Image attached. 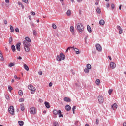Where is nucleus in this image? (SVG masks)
Wrapping results in <instances>:
<instances>
[{
    "label": "nucleus",
    "mask_w": 126,
    "mask_h": 126,
    "mask_svg": "<svg viewBox=\"0 0 126 126\" xmlns=\"http://www.w3.org/2000/svg\"><path fill=\"white\" fill-rule=\"evenodd\" d=\"M64 101L65 102H71V100L68 97L64 98Z\"/></svg>",
    "instance_id": "21"
},
{
    "label": "nucleus",
    "mask_w": 126,
    "mask_h": 126,
    "mask_svg": "<svg viewBox=\"0 0 126 126\" xmlns=\"http://www.w3.org/2000/svg\"><path fill=\"white\" fill-rule=\"evenodd\" d=\"M96 48V50L98 51V52H101L102 51V46L100 45V44H97L95 46Z\"/></svg>",
    "instance_id": "10"
},
{
    "label": "nucleus",
    "mask_w": 126,
    "mask_h": 126,
    "mask_svg": "<svg viewBox=\"0 0 126 126\" xmlns=\"http://www.w3.org/2000/svg\"><path fill=\"white\" fill-rule=\"evenodd\" d=\"M87 28L89 33H91L92 32V30H91V27H90L89 25L87 26Z\"/></svg>",
    "instance_id": "18"
},
{
    "label": "nucleus",
    "mask_w": 126,
    "mask_h": 126,
    "mask_svg": "<svg viewBox=\"0 0 126 126\" xmlns=\"http://www.w3.org/2000/svg\"><path fill=\"white\" fill-rule=\"evenodd\" d=\"M20 45H21V43H18L16 45V48L17 50V51H20Z\"/></svg>",
    "instance_id": "13"
},
{
    "label": "nucleus",
    "mask_w": 126,
    "mask_h": 126,
    "mask_svg": "<svg viewBox=\"0 0 126 126\" xmlns=\"http://www.w3.org/2000/svg\"><path fill=\"white\" fill-rule=\"evenodd\" d=\"M96 12H97V13H98L99 14H100V13H101V9H100V8H98L96 9Z\"/></svg>",
    "instance_id": "39"
},
{
    "label": "nucleus",
    "mask_w": 126,
    "mask_h": 126,
    "mask_svg": "<svg viewBox=\"0 0 126 126\" xmlns=\"http://www.w3.org/2000/svg\"><path fill=\"white\" fill-rule=\"evenodd\" d=\"M77 1H78V2H81V1H82V0H77Z\"/></svg>",
    "instance_id": "59"
},
{
    "label": "nucleus",
    "mask_w": 126,
    "mask_h": 126,
    "mask_svg": "<svg viewBox=\"0 0 126 126\" xmlns=\"http://www.w3.org/2000/svg\"><path fill=\"white\" fill-rule=\"evenodd\" d=\"M110 66L112 69H115L116 68V63L114 62H111L110 63Z\"/></svg>",
    "instance_id": "9"
},
{
    "label": "nucleus",
    "mask_w": 126,
    "mask_h": 126,
    "mask_svg": "<svg viewBox=\"0 0 126 126\" xmlns=\"http://www.w3.org/2000/svg\"><path fill=\"white\" fill-rule=\"evenodd\" d=\"M95 83L97 85H100V84L101 83V81H100V79H96Z\"/></svg>",
    "instance_id": "26"
},
{
    "label": "nucleus",
    "mask_w": 126,
    "mask_h": 126,
    "mask_svg": "<svg viewBox=\"0 0 126 126\" xmlns=\"http://www.w3.org/2000/svg\"><path fill=\"white\" fill-rule=\"evenodd\" d=\"M44 104L45 107H46L47 109H50V103L49 102L45 101Z\"/></svg>",
    "instance_id": "17"
},
{
    "label": "nucleus",
    "mask_w": 126,
    "mask_h": 126,
    "mask_svg": "<svg viewBox=\"0 0 126 126\" xmlns=\"http://www.w3.org/2000/svg\"><path fill=\"white\" fill-rule=\"evenodd\" d=\"M87 69L89 70L91 69V65L89 64H87Z\"/></svg>",
    "instance_id": "33"
},
{
    "label": "nucleus",
    "mask_w": 126,
    "mask_h": 126,
    "mask_svg": "<svg viewBox=\"0 0 126 126\" xmlns=\"http://www.w3.org/2000/svg\"><path fill=\"white\" fill-rule=\"evenodd\" d=\"M72 49H73L74 51L76 52V54L77 55H78V54H80V52H79V49L76 48H74L73 47Z\"/></svg>",
    "instance_id": "14"
},
{
    "label": "nucleus",
    "mask_w": 126,
    "mask_h": 126,
    "mask_svg": "<svg viewBox=\"0 0 126 126\" xmlns=\"http://www.w3.org/2000/svg\"><path fill=\"white\" fill-rule=\"evenodd\" d=\"M21 111H24L25 110V107H24V104L23 103L21 104Z\"/></svg>",
    "instance_id": "20"
},
{
    "label": "nucleus",
    "mask_w": 126,
    "mask_h": 126,
    "mask_svg": "<svg viewBox=\"0 0 126 126\" xmlns=\"http://www.w3.org/2000/svg\"><path fill=\"white\" fill-rule=\"evenodd\" d=\"M98 4H99V2H95V5H98Z\"/></svg>",
    "instance_id": "61"
},
{
    "label": "nucleus",
    "mask_w": 126,
    "mask_h": 126,
    "mask_svg": "<svg viewBox=\"0 0 126 126\" xmlns=\"http://www.w3.org/2000/svg\"><path fill=\"white\" fill-rule=\"evenodd\" d=\"M14 78L15 79H18L19 80L20 79V77H18L16 75L14 76Z\"/></svg>",
    "instance_id": "47"
},
{
    "label": "nucleus",
    "mask_w": 126,
    "mask_h": 126,
    "mask_svg": "<svg viewBox=\"0 0 126 126\" xmlns=\"http://www.w3.org/2000/svg\"><path fill=\"white\" fill-rule=\"evenodd\" d=\"M112 92H113V89H110L108 91V93L109 95H111L112 94Z\"/></svg>",
    "instance_id": "36"
},
{
    "label": "nucleus",
    "mask_w": 126,
    "mask_h": 126,
    "mask_svg": "<svg viewBox=\"0 0 126 126\" xmlns=\"http://www.w3.org/2000/svg\"><path fill=\"white\" fill-rule=\"evenodd\" d=\"M65 110H66L67 111H70L71 110V107L69 106V105H66L65 107Z\"/></svg>",
    "instance_id": "15"
},
{
    "label": "nucleus",
    "mask_w": 126,
    "mask_h": 126,
    "mask_svg": "<svg viewBox=\"0 0 126 126\" xmlns=\"http://www.w3.org/2000/svg\"><path fill=\"white\" fill-rule=\"evenodd\" d=\"M119 9H120V10H121V9H122V5H120L119 6Z\"/></svg>",
    "instance_id": "62"
},
{
    "label": "nucleus",
    "mask_w": 126,
    "mask_h": 126,
    "mask_svg": "<svg viewBox=\"0 0 126 126\" xmlns=\"http://www.w3.org/2000/svg\"><path fill=\"white\" fill-rule=\"evenodd\" d=\"M30 113L31 115H36L37 114V109L35 107H31L30 109Z\"/></svg>",
    "instance_id": "6"
},
{
    "label": "nucleus",
    "mask_w": 126,
    "mask_h": 126,
    "mask_svg": "<svg viewBox=\"0 0 126 126\" xmlns=\"http://www.w3.org/2000/svg\"><path fill=\"white\" fill-rule=\"evenodd\" d=\"M75 109H76V107L75 106H73V107L72 108V111H73V114H74V110H75Z\"/></svg>",
    "instance_id": "49"
},
{
    "label": "nucleus",
    "mask_w": 126,
    "mask_h": 126,
    "mask_svg": "<svg viewBox=\"0 0 126 126\" xmlns=\"http://www.w3.org/2000/svg\"><path fill=\"white\" fill-rule=\"evenodd\" d=\"M5 98L6 100H8V101H9V100H10V99L9 98V95H8V94L5 95Z\"/></svg>",
    "instance_id": "38"
},
{
    "label": "nucleus",
    "mask_w": 126,
    "mask_h": 126,
    "mask_svg": "<svg viewBox=\"0 0 126 126\" xmlns=\"http://www.w3.org/2000/svg\"><path fill=\"white\" fill-rule=\"evenodd\" d=\"M99 24H100V25H104V24H105V21L103 19L100 20L99 21Z\"/></svg>",
    "instance_id": "25"
},
{
    "label": "nucleus",
    "mask_w": 126,
    "mask_h": 126,
    "mask_svg": "<svg viewBox=\"0 0 126 126\" xmlns=\"http://www.w3.org/2000/svg\"><path fill=\"white\" fill-rule=\"evenodd\" d=\"M31 15H35V14H36V13H35V12L32 11L31 12Z\"/></svg>",
    "instance_id": "48"
},
{
    "label": "nucleus",
    "mask_w": 126,
    "mask_h": 126,
    "mask_svg": "<svg viewBox=\"0 0 126 126\" xmlns=\"http://www.w3.org/2000/svg\"><path fill=\"white\" fill-rule=\"evenodd\" d=\"M54 115H59V118H63V115L62 114V111L61 110H58L57 109H54L53 110Z\"/></svg>",
    "instance_id": "4"
},
{
    "label": "nucleus",
    "mask_w": 126,
    "mask_h": 126,
    "mask_svg": "<svg viewBox=\"0 0 126 126\" xmlns=\"http://www.w3.org/2000/svg\"><path fill=\"white\" fill-rule=\"evenodd\" d=\"M25 40H24L23 41V43H24V42H26V43H29V44H30V43H31V39H30L29 37H26L25 38Z\"/></svg>",
    "instance_id": "11"
},
{
    "label": "nucleus",
    "mask_w": 126,
    "mask_h": 126,
    "mask_svg": "<svg viewBox=\"0 0 126 126\" xmlns=\"http://www.w3.org/2000/svg\"><path fill=\"white\" fill-rule=\"evenodd\" d=\"M66 15L67 16H70V15H71V10H68L66 12Z\"/></svg>",
    "instance_id": "23"
},
{
    "label": "nucleus",
    "mask_w": 126,
    "mask_h": 126,
    "mask_svg": "<svg viewBox=\"0 0 126 126\" xmlns=\"http://www.w3.org/2000/svg\"><path fill=\"white\" fill-rule=\"evenodd\" d=\"M4 24H7V20H4Z\"/></svg>",
    "instance_id": "53"
},
{
    "label": "nucleus",
    "mask_w": 126,
    "mask_h": 126,
    "mask_svg": "<svg viewBox=\"0 0 126 126\" xmlns=\"http://www.w3.org/2000/svg\"><path fill=\"white\" fill-rule=\"evenodd\" d=\"M57 61L58 62H61V61L65 60V55L63 53H60V56L57 55L56 58Z\"/></svg>",
    "instance_id": "3"
},
{
    "label": "nucleus",
    "mask_w": 126,
    "mask_h": 126,
    "mask_svg": "<svg viewBox=\"0 0 126 126\" xmlns=\"http://www.w3.org/2000/svg\"><path fill=\"white\" fill-rule=\"evenodd\" d=\"M111 8L112 9H114V8H115V5L114 4H111Z\"/></svg>",
    "instance_id": "50"
},
{
    "label": "nucleus",
    "mask_w": 126,
    "mask_h": 126,
    "mask_svg": "<svg viewBox=\"0 0 126 126\" xmlns=\"http://www.w3.org/2000/svg\"><path fill=\"white\" fill-rule=\"evenodd\" d=\"M10 29L11 30V32L12 33H14V29L13 28V27L11 25H10Z\"/></svg>",
    "instance_id": "27"
},
{
    "label": "nucleus",
    "mask_w": 126,
    "mask_h": 126,
    "mask_svg": "<svg viewBox=\"0 0 126 126\" xmlns=\"http://www.w3.org/2000/svg\"><path fill=\"white\" fill-rule=\"evenodd\" d=\"M9 66L10 67H12V66H14V63H10L9 64Z\"/></svg>",
    "instance_id": "37"
},
{
    "label": "nucleus",
    "mask_w": 126,
    "mask_h": 126,
    "mask_svg": "<svg viewBox=\"0 0 126 126\" xmlns=\"http://www.w3.org/2000/svg\"><path fill=\"white\" fill-rule=\"evenodd\" d=\"M23 44L24 46V49L25 52H29V51H30V48H29V47L31 46V44L26 42H23Z\"/></svg>",
    "instance_id": "2"
},
{
    "label": "nucleus",
    "mask_w": 126,
    "mask_h": 126,
    "mask_svg": "<svg viewBox=\"0 0 126 126\" xmlns=\"http://www.w3.org/2000/svg\"><path fill=\"white\" fill-rule=\"evenodd\" d=\"M52 85H53V83H52L51 82H50V83L49 84V86L51 87V86H52Z\"/></svg>",
    "instance_id": "55"
},
{
    "label": "nucleus",
    "mask_w": 126,
    "mask_h": 126,
    "mask_svg": "<svg viewBox=\"0 0 126 126\" xmlns=\"http://www.w3.org/2000/svg\"><path fill=\"white\" fill-rule=\"evenodd\" d=\"M8 88L9 91H10V92H11V90H12L13 89L12 87L10 86H8Z\"/></svg>",
    "instance_id": "40"
},
{
    "label": "nucleus",
    "mask_w": 126,
    "mask_h": 126,
    "mask_svg": "<svg viewBox=\"0 0 126 126\" xmlns=\"http://www.w3.org/2000/svg\"><path fill=\"white\" fill-rule=\"evenodd\" d=\"M123 126H126V123H123Z\"/></svg>",
    "instance_id": "63"
},
{
    "label": "nucleus",
    "mask_w": 126,
    "mask_h": 126,
    "mask_svg": "<svg viewBox=\"0 0 126 126\" xmlns=\"http://www.w3.org/2000/svg\"><path fill=\"white\" fill-rule=\"evenodd\" d=\"M8 111L11 115H14V107L11 106L8 108Z\"/></svg>",
    "instance_id": "7"
},
{
    "label": "nucleus",
    "mask_w": 126,
    "mask_h": 126,
    "mask_svg": "<svg viewBox=\"0 0 126 126\" xmlns=\"http://www.w3.org/2000/svg\"><path fill=\"white\" fill-rule=\"evenodd\" d=\"M111 108L112 109H113V110H115V109H117L118 105H117L116 103H114L113 104V105H112Z\"/></svg>",
    "instance_id": "16"
},
{
    "label": "nucleus",
    "mask_w": 126,
    "mask_h": 126,
    "mask_svg": "<svg viewBox=\"0 0 126 126\" xmlns=\"http://www.w3.org/2000/svg\"><path fill=\"white\" fill-rule=\"evenodd\" d=\"M6 3H8L9 2V0H5Z\"/></svg>",
    "instance_id": "54"
},
{
    "label": "nucleus",
    "mask_w": 126,
    "mask_h": 126,
    "mask_svg": "<svg viewBox=\"0 0 126 126\" xmlns=\"http://www.w3.org/2000/svg\"><path fill=\"white\" fill-rule=\"evenodd\" d=\"M22 2H24L25 3H28V0H22Z\"/></svg>",
    "instance_id": "44"
},
{
    "label": "nucleus",
    "mask_w": 126,
    "mask_h": 126,
    "mask_svg": "<svg viewBox=\"0 0 126 126\" xmlns=\"http://www.w3.org/2000/svg\"><path fill=\"white\" fill-rule=\"evenodd\" d=\"M89 70H90L89 69L85 68L84 69V72L85 73H88L89 72Z\"/></svg>",
    "instance_id": "35"
},
{
    "label": "nucleus",
    "mask_w": 126,
    "mask_h": 126,
    "mask_svg": "<svg viewBox=\"0 0 126 126\" xmlns=\"http://www.w3.org/2000/svg\"><path fill=\"white\" fill-rule=\"evenodd\" d=\"M11 49L13 52H15V46H14V45H12Z\"/></svg>",
    "instance_id": "32"
},
{
    "label": "nucleus",
    "mask_w": 126,
    "mask_h": 126,
    "mask_svg": "<svg viewBox=\"0 0 126 126\" xmlns=\"http://www.w3.org/2000/svg\"><path fill=\"white\" fill-rule=\"evenodd\" d=\"M24 68L27 71H29V67L26 65V64H24Z\"/></svg>",
    "instance_id": "19"
},
{
    "label": "nucleus",
    "mask_w": 126,
    "mask_h": 126,
    "mask_svg": "<svg viewBox=\"0 0 126 126\" xmlns=\"http://www.w3.org/2000/svg\"><path fill=\"white\" fill-rule=\"evenodd\" d=\"M76 28L80 33V34H82V32L84 31V27H83V25L80 23H78L76 25Z\"/></svg>",
    "instance_id": "1"
},
{
    "label": "nucleus",
    "mask_w": 126,
    "mask_h": 126,
    "mask_svg": "<svg viewBox=\"0 0 126 126\" xmlns=\"http://www.w3.org/2000/svg\"><path fill=\"white\" fill-rule=\"evenodd\" d=\"M52 27L53 29H57V26L55 24H52Z\"/></svg>",
    "instance_id": "42"
},
{
    "label": "nucleus",
    "mask_w": 126,
    "mask_h": 126,
    "mask_svg": "<svg viewBox=\"0 0 126 126\" xmlns=\"http://www.w3.org/2000/svg\"><path fill=\"white\" fill-rule=\"evenodd\" d=\"M18 60H22V57L19 56L18 58Z\"/></svg>",
    "instance_id": "58"
},
{
    "label": "nucleus",
    "mask_w": 126,
    "mask_h": 126,
    "mask_svg": "<svg viewBox=\"0 0 126 126\" xmlns=\"http://www.w3.org/2000/svg\"><path fill=\"white\" fill-rule=\"evenodd\" d=\"M53 126H59V123L57 122L53 123Z\"/></svg>",
    "instance_id": "34"
},
{
    "label": "nucleus",
    "mask_w": 126,
    "mask_h": 126,
    "mask_svg": "<svg viewBox=\"0 0 126 126\" xmlns=\"http://www.w3.org/2000/svg\"><path fill=\"white\" fill-rule=\"evenodd\" d=\"M18 4L19 5H21V7H22V9H24V5H23V4H22V3H21V2H18Z\"/></svg>",
    "instance_id": "29"
},
{
    "label": "nucleus",
    "mask_w": 126,
    "mask_h": 126,
    "mask_svg": "<svg viewBox=\"0 0 126 126\" xmlns=\"http://www.w3.org/2000/svg\"><path fill=\"white\" fill-rule=\"evenodd\" d=\"M98 100L100 104H103L104 102V98L102 96H99L98 97Z\"/></svg>",
    "instance_id": "8"
},
{
    "label": "nucleus",
    "mask_w": 126,
    "mask_h": 126,
    "mask_svg": "<svg viewBox=\"0 0 126 126\" xmlns=\"http://www.w3.org/2000/svg\"><path fill=\"white\" fill-rule=\"evenodd\" d=\"M71 72H72V74H73V75H74L75 73H74V71H73V70H71Z\"/></svg>",
    "instance_id": "57"
},
{
    "label": "nucleus",
    "mask_w": 126,
    "mask_h": 126,
    "mask_svg": "<svg viewBox=\"0 0 126 126\" xmlns=\"http://www.w3.org/2000/svg\"><path fill=\"white\" fill-rule=\"evenodd\" d=\"M18 124H19V126H23L24 122H23V121H19Z\"/></svg>",
    "instance_id": "28"
},
{
    "label": "nucleus",
    "mask_w": 126,
    "mask_h": 126,
    "mask_svg": "<svg viewBox=\"0 0 126 126\" xmlns=\"http://www.w3.org/2000/svg\"><path fill=\"white\" fill-rule=\"evenodd\" d=\"M38 74H39V75H42L43 74V72H42V71H40L39 72H38Z\"/></svg>",
    "instance_id": "51"
},
{
    "label": "nucleus",
    "mask_w": 126,
    "mask_h": 126,
    "mask_svg": "<svg viewBox=\"0 0 126 126\" xmlns=\"http://www.w3.org/2000/svg\"><path fill=\"white\" fill-rule=\"evenodd\" d=\"M110 7V4L107 3V4H106V7Z\"/></svg>",
    "instance_id": "56"
},
{
    "label": "nucleus",
    "mask_w": 126,
    "mask_h": 126,
    "mask_svg": "<svg viewBox=\"0 0 126 126\" xmlns=\"http://www.w3.org/2000/svg\"><path fill=\"white\" fill-rule=\"evenodd\" d=\"M96 125H99V120L98 119L96 120Z\"/></svg>",
    "instance_id": "52"
},
{
    "label": "nucleus",
    "mask_w": 126,
    "mask_h": 126,
    "mask_svg": "<svg viewBox=\"0 0 126 126\" xmlns=\"http://www.w3.org/2000/svg\"><path fill=\"white\" fill-rule=\"evenodd\" d=\"M70 31L71 32V33H73L74 32V27L71 26L70 27Z\"/></svg>",
    "instance_id": "22"
},
{
    "label": "nucleus",
    "mask_w": 126,
    "mask_h": 126,
    "mask_svg": "<svg viewBox=\"0 0 126 126\" xmlns=\"http://www.w3.org/2000/svg\"><path fill=\"white\" fill-rule=\"evenodd\" d=\"M15 31H16V32H17L18 33H19V29H18V28H16L15 29Z\"/></svg>",
    "instance_id": "46"
},
{
    "label": "nucleus",
    "mask_w": 126,
    "mask_h": 126,
    "mask_svg": "<svg viewBox=\"0 0 126 126\" xmlns=\"http://www.w3.org/2000/svg\"><path fill=\"white\" fill-rule=\"evenodd\" d=\"M12 41H13L12 37H10V38H9V44L10 45H11V44L12 43Z\"/></svg>",
    "instance_id": "41"
},
{
    "label": "nucleus",
    "mask_w": 126,
    "mask_h": 126,
    "mask_svg": "<svg viewBox=\"0 0 126 126\" xmlns=\"http://www.w3.org/2000/svg\"><path fill=\"white\" fill-rule=\"evenodd\" d=\"M108 58H109V60H110V61L112 60V57H111V56H109Z\"/></svg>",
    "instance_id": "60"
},
{
    "label": "nucleus",
    "mask_w": 126,
    "mask_h": 126,
    "mask_svg": "<svg viewBox=\"0 0 126 126\" xmlns=\"http://www.w3.org/2000/svg\"><path fill=\"white\" fill-rule=\"evenodd\" d=\"M70 1H71V2H72V3L74 2V0H70Z\"/></svg>",
    "instance_id": "64"
},
{
    "label": "nucleus",
    "mask_w": 126,
    "mask_h": 126,
    "mask_svg": "<svg viewBox=\"0 0 126 126\" xmlns=\"http://www.w3.org/2000/svg\"><path fill=\"white\" fill-rule=\"evenodd\" d=\"M19 93V95L20 96H22V95H23V92H22V91L21 90H20L18 92Z\"/></svg>",
    "instance_id": "30"
},
{
    "label": "nucleus",
    "mask_w": 126,
    "mask_h": 126,
    "mask_svg": "<svg viewBox=\"0 0 126 126\" xmlns=\"http://www.w3.org/2000/svg\"><path fill=\"white\" fill-rule=\"evenodd\" d=\"M3 56H2V54L1 53V51L0 50V61H3Z\"/></svg>",
    "instance_id": "24"
},
{
    "label": "nucleus",
    "mask_w": 126,
    "mask_h": 126,
    "mask_svg": "<svg viewBox=\"0 0 126 126\" xmlns=\"http://www.w3.org/2000/svg\"><path fill=\"white\" fill-rule=\"evenodd\" d=\"M72 47H69L67 48L66 50V53H67V52H68V50H70V49H72Z\"/></svg>",
    "instance_id": "43"
},
{
    "label": "nucleus",
    "mask_w": 126,
    "mask_h": 126,
    "mask_svg": "<svg viewBox=\"0 0 126 126\" xmlns=\"http://www.w3.org/2000/svg\"><path fill=\"white\" fill-rule=\"evenodd\" d=\"M19 102H24V98H20L19 100Z\"/></svg>",
    "instance_id": "45"
},
{
    "label": "nucleus",
    "mask_w": 126,
    "mask_h": 126,
    "mask_svg": "<svg viewBox=\"0 0 126 126\" xmlns=\"http://www.w3.org/2000/svg\"><path fill=\"white\" fill-rule=\"evenodd\" d=\"M29 89L31 90V92L32 94H34L35 93V91H36V88H35L33 85L30 84L28 86Z\"/></svg>",
    "instance_id": "5"
},
{
    "label": "nucleus",
    "mask_w": 126,
    "mask_h": 126,
    "mask_svg": "<svg viewBox=\"0 0 126 126\" xmlns=\"http://www.w3.org/2000/svg\"><path fill=\"white\" fill-rule=\"evenodd\" d=\"M32 34L34 36H37V31L35 30H33Z\"/></svg>",
    "instance_id": "31"
},
{
    "label": "nucleus",
    "mask_w": 126,
    "mask_h": 126,
    "mask_svg": "<svg viewBox=\"0 0 126 126\" xmlns=\"http://www.w3.org/2000/svg\"><path fill=\"white\" fill-rule=\"evenodd\" d=\"M117 28L118 30H119V33L120 34H122V33H123V29L121 27V26H118Z\"/></svg>",
    "instance_id": "12"
}]
</instances>
